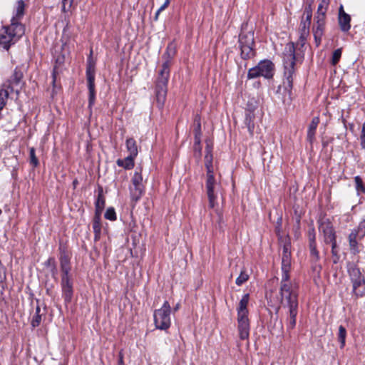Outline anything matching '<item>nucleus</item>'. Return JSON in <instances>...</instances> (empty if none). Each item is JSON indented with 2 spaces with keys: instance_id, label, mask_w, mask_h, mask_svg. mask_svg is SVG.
<instances>
[{
  "instance_id": "6e6d98bb",
  "label": "nucleus",
  "mask_w": 365,
  "mask_h": 365,
  "mask_svg": "<svg viewBox=\"0 0 365 365\" xmlns=\"http://www.w3.org/2000/svg\"><path fill=\"white\" fill-rule=\"evenodd\" d=\"M160 14V13H158V9L155 13V17H154L155 21H157L158 19V16H159Z\"/></svg>"
},
{
  "instance_id": "393cba45",
  "label": "nucleus",
  "mask_w": 365,
  "mask_h": 365,
  "mask_svg": "<svg viewBox=\"0 0 365 365\" xmlns=\"http://www.w3.org/2000/svg\"><path fill=\"white\" fill-rule=\"evenodd\" d=\"M254 118H255V115L252 111H250V110L246 111L245 118V123L246 126L247 127L248 131L250 133V135H252L253 132H254V128H255Z\"/></svg>"
},
{
  "instance_id": "9b49d317",
  "label": "nucleus",
  "mask_w": 365,
  "mask_h": 365,
  "mask_svg": "<svg viewBox=\"0 0 365 365\" xmlns=\"http://www.w3.org/2000/svg\"><path fill=\"white\" fill-rule=\"evenodd\" d=\"M219 185L215 181L214 174L207 175L205 187L209 200V206L211 208H213L216 204V191Z\"/></svg>"
},
{
  "instance_id": "6e6552de",
  "label": "nucleus",
  "mask_w": 365,
  "mask_h": 365,
  "mask_svg": "<svg viewBox=\"0 0 365 365\" xmlns=\"http://www.w3.org/2000/svg\"><path fill=\"white\" fill-rule=\"evenodd\" d=\"M170 312L171 307L168 301L163 303L161 308L155 310L153 318L156 329L167 330L170 327Z\"/></svg>"
},
{
  "instance_id": "bb28decb",
  "label": "nucleus",
  "mask_w": 365,
  "mask_h": 365,
  "mask_svg": "<svg viewBox=\"0 0 365 365\" xmlns=\"http://www.w3.org/2000/svg\"><path fill=\"white\" fill-rule=\"evenodd\" d=\"M352 293L356 298L365 297V279L361 282L359 285L352 288Z\"/></svg>"
},
{
  "instance_id": "3c124183",
  "label": "nucleus",
  "mask_w": 365,
  "mask_h": 365,
  "mask_svg": "<svg viewBox=\"0 0 365 365\" xmlns=\"http://www.w3.org/2000/svg\"><path fill=\"white\" fill-rule=\"evenodd\" d=\"M195 133H198L199 135H201V125H200V122H198L197 124V126L195 129Z\"/></svg>"
},
{
  "instance_id": "052dcab7",
  "label": "nucleus",
  "mask_w": 365,
  "mask_h": 365,
  "mask_svg": "<svg viewBox=\"0 0 365 365\" xmlns=\"http://www.w3.org/2000/svg\"><path fill=\"white\" fill-rule=\"evenodd\" d=\"M178 309V304L176 305V307L174 308V311H177Z\"/></svg>"
},
{
  "instance_id": "5701e85b",
  "label": "nucleus",
  "mask_w": 365,
  "mask_h": 365,
  "mask_svg": "<svg viewBox=\"0 0 365 365\" xmlns=\"http://www.w3.org/2000/svg\"><path fill=\"white\" fill-rule=\"evenodd\" d=\"M136 157L129 155L124 159H118L116 163L118 166L130 170L134 167V160Z\"/></svg>"
},
{
  "instance_id": "aec40b11",
  "label": "nucleus",
  "mask_w": 365,
  "mask_h": 365,
  "mask_svg": "<svg viewBox=\"0 0 365 365\" xmlns=\"http://www.w3.org/2000/svg\"><path fill=\"white\" fill-rule=\"evenodd\" d=\"M340 29L343 32H348L351 29V16L349 14H342L338 17Z\"/></svg>"
},
{
  "instance_id": "0e129e2a",
  "label": "nucleus",
  "mask_w": 365,
  "mask_h": 365,
  "mask_svg": "<svg viewBox=\"0 0 365 365\" xmlns=\"http://www.w3.org/2000/svg\"><path fill=\"white\" fill-rule=\"evenodd\" d=\"M1 214V210L0 209V215Z\"/></svg>"
},
{
  "instance_id": "e433bc0d",
  "label": "nucleus",
  "mask_w": 365,
  "mask_h": 365,
  "mask_svg": "<svg viewBox=\"0 0 365 365\" xmlns=\"http://www.w3.org/2000/svg\"><path fill=\"white\" fill-rule=\"evenodd\" d=\"M29 157H30V163L33 165L34 167H37L39 164L38 160L36 156V151L34 148H31L29 149Z\"/></svg>"
},
{
  "instance_id": "f8f14e48",
  "label": "nucleus",
  "mask_w": 365,
  "mask_h": 365,
  "mask_svg": "<svg viewBox=\"0 0 365 365\" xmlns=\"http://www.w3.org/2000/svg\"><path fill=\"white\" fill-rule=\"evenodd\" d=\"M319 224V230L323 233L324 242L334 241L336 235L331 222L328 219H322Z\"/></svg>"
},
{
  "instance_id": "79ce46f5",
  "label": "nucleus",
  "mask_w": 365,
  "mask_h": 365,
  "mask_svg": "<svg viewBox=\"0 0 365 365\" xmlns=\"http://www.w3.org/2000/svg\"><path fill=\"white\" fill-rule=\"evenodd\" d=\"M200 136L198 133H195V150H198L199 156L201 155V147H200Z\"/></svg>"
},
{
  "instance_id": "4468645a",
  "label": "nucleus",
  "mask_w": 365,
  "mask_h": 365,
  "mask_svg": "<svg viewBox=\"0 0 365 365\" xmlns=\"http://www.w3.org/2000/svg\"><path fill=\"white\" fill-rule=\"evenodd\" d=\"M25 9L26 4L23 0H18L16 2L14 6L11 24H22L21 21L25 14Z\"/></svg>"
},
{
  "instance_id": "f03ea898",
  "label": "nucleus",
  "mask_w": 365,
  "mask_h": 365,
  "mask_svg": "<svg viewBox=\"0 0 365 365\" xmlns=\"http://www.w3.org/2000/svg\"><path fill=\"white\" fill-rule=\"evenodd\" d=\"M296 56L293 43L286 44L283 52L284 77L286 89L291 92L293 87V76L295 73Z\"/></svg>"
},
{
  "instance_id": "c03bdc74",
  "label": "nucleus",
  "mask_w": 365,
  "mask_h": 365,
  "mask_svg": "<svg viewBox=\"0 0 365 365\" xmlns=\"http://www.w3.org/2000/svg\"><path fill=\"white\" fill-rule=\"evenodd\" d=\"M41 321V316L40 314H38V313H35V315L34 316L32 320H31V325L33 327H36L39 326Z\"/></svg>"
},
{
  "instance_id": "09e8293b",
  "label": "nucleus",
  "mask_w": 365,
  "mask_h": 365,
  "mask_svg": "<svg viewBox=\"0 0 365 365\" xmlns=\"http://www.w3.org/2000/svg\"><path fill=\"white\" fill-rule=\"evenodd\" d=\"M170 0H165L164 4L158 9V13H161L170 4Z\"/></svg>"
},
{
  "instance_id": "72a5a7b5",
  "label": "nucleus",
  "mask_w": 365,
  "mask_h": 365,
  "mask_svg": "<svg viewBox=\"0 0 365 365\" xmlns=\"http://www.w3.org/2000/svg\"><path fill=\"white\" fill-rule=\"evenodd\" d=\"M346 336V329L341 325L339 326V333H338V339L341 344V347H344L345 345Z\"/></svg>"
},
{
  "instance_id": "864d4df0",
  "label": "nucleus",
  "mask_w": 365,
  "mask_h": 365,
  "mask_svg": "<svg viewBox=\"0 0 365 365\" xmlns=\"http://www.w3.org/2000/svg\"><path fill=\"white\" fill-rule=\"evenodd\" d=\"M307 36L303 37L302 33H300L299 41H301L302 44H304L305 43V41L307 40Z\"/></svg>"
},
{
  "instance_id": "a211bd4d",
  "label": "nucleus",
  "mask_w": 365,
  "mask_h": 365,
  "mask_svg": "<svg viewBox=\"0 0 365 365\" xmlns=\"http://www.w3.org/2000/svg\"><path fill=\"white\" fill-rule=\"evenodd\" d=\"M319 123V118L318 116H315L312 118L307 130V140L312 144L315 140V133L316 130Z\"/></svg>"
},
{
  "instance_id": "f704fd0d",
  "label": "nucleus",
  "mask_w": 365,
  "mask_h": 365,
  "mask_svg": "<svg viewBox=\"0 0 365 365\" xmlns=\"http://www.w3.org/2000/svg\"><path fill=\"white\" fill-rule=\"evenodd\" d=\"M101 214H96L93 220V232H101Z\"/></svg>"
},
{
  "instance_id": "dca6fc26",
  "label": "nucleus",
  "mask_w": 365,
  "mask_h": 365,
  "mask_svg": "<svg viewBox=\"0 0 365 365\" xmlns=\"http://www.w3.org/2000/svg\"><path fill=\"white\" fill-rule=\"evenodd\" d=\"M348 273L352 283V288L354 287L356 288V285H359L361 282L364 280V277L361 274L359 269L354 264L348 267Z\"/></svg>"
},
{
  "instance_id": "4d7b16f0",
  "label": "nucleus",
  "mask_w": 365,
  "mask_h": 365,
  "mask_svg": "<svg viewBox=\"0 0 365 365\" xmlns=\"http://www.w3.org/2000/svg\"><path fill=\"white\" fill-rule=\"evenodd\" d=\"M56 61L57 63H61L63 61V58H58Z\"/></svg>"
},
{
  "instance_id": "680f3d73",
  "label": "nucleus",
  "mask_w": 365,
  "mask_h": 365,
  "mask_svg": "<svg viewBox=\"0 0 365 365\" xmlns=\"http://www.w3.org/2000/svg\"><path fill=\"white\" fill-rule=\"evenodd\" d=\"M315 269H317V267H315ZM319 270L321 269V267H318Z\"/></svg>"
},
{
  "instance_id": "473e14b6",
  "label": "nucleus",
  "mask_w": 365,
  "mask_h": 365,
  "mask_svg": "<svg viewBox=\"0 0 365 365\" xmlns=\"http://www.w3.org/2000/svg\"><path fill=\"white\" fill-rule=\"evenodd\" d=\"M249 277L250 276L247 272L245 269H242L240 275L237 277L235 283L237 285L241 286L249 279Z\"/></svg>"
},
{
  "instance_id": "6ab92c4d",
  "label": "nucleus",
  "mask_w": 365,
  "mask_h": 365,
  "mask_svg": "<svg viewBox=\"0 0 365 365\" xmlns=\"http://www.w3.org/2000/svg\"><path fill=\"white\" fill-rule=\"evenodd\" d=\"M349 245L350 251L353 255H356L359 252V245L358 243V236L355 233L350 232L348 237Z\"/></svg>"
},
{
  "instance_id": "4c0bfd02",
  "label": "nucleus",
  "mask_w": 365,
  "mask_h": 365,
  "mask_svg": "<svg viewBox=\"0 0 365 365\" xmlns=\"http://www.w3.org/2000/svg\"><path fill=\"white\" fill-rule=\"evenodd\" d=\"M104 217L106 219L109 220H112V221L115 220H116V214H115V211L114 208L108 207L106 211Z\"/></svg>"
},
{
  "instance_id": "20e7f679",
  "label": "nucleus",
  "mask_w": 365,
  "mask_h": 365,
  "mask_svg": "<svg viewBox=\"0 0 365 365\" xmlns=\"http://www.w3.org/2000/svg\"><path fill=\"white\" fill-rule=\"evenodd\" d=\"M329 4V0H322L318 6L317 11L314 19L312 33L317 46L320 45L324 33L326 26V13Z\"/></svg>"
},
{
  "instance_id": "e2e57ef3",
  "label": "nucleus",
  "mask_w": 365,
  "mask_h": 365,
  "mask_svg": "<svg viewBox=\"0 0 365 365\" xmlns=\"http://www.w3.org/2000/svg\"><path fill=\"white\" fill-rule=\"evenodd\" d=\"M120 363H123V359H122V358H121V359H120Z\"/></svg>"
},
{
  "instance_id": "cd10ccee",
  "label": "nucleus",
  "mask_w": 365,
  "mask_h": 365,
  "mask_svg": "<svg viewBox=\"0 0 365 365\" xmlns=\"http://www.w3.org/2000/svg\"><path fill=\"white\" fill-rule=\"evenodd\" d=\"M352 233H355L358 236L359 240H362L365 236V218L363 219L357 227L351 230Z\"/></svg>"
},
{
  "instance_id": "13d9d810",
  "label": "nucleus",
  "mask_w": 365,
  "mask_h": 365,
  "mask_svg": "<svg viewBox=\"0 0 365 365\" xmlns=\"http://www.w3.org/2000/svg\"><path fill=\"white\" fill-rule=\"evenodd\" d=\"M55 82H56V75H55V73L53 72V81H52L53 84H54Z\"/></svg>"
},
{
  "instance_id": "603ef678",
  "label": "nucleus",
  "mask_w": 365,
  "mask_h": 365,
  "mask_svg": "<svg viewBox=\"0 0 365 365\" xmlns=\"http://www.w3.org/2000/svg\"><path fill=\"white\" fill-rule=\"evenodd\" d=\"M342 14H347L344 10V7L342 5L340 6L339 9V16H341Z\"/></svg>"
},
{
  "instance_id": "49530a36",
  "label": "nucleus",
  "mask_w": 365,
  "mask_h": 365,
  "mask_svg": "<svg viewBox=\"0 0 365 365\" xmlns=\"http://www.w3.org/2000/svg\"><path fill=\"white\" fill-rule=\"evenodd\" d=\"M281 227H282V218H279L277 222V226L275 227V232L279 240H282V236L281 235Z\"/></svg>"
},
{
  "instance_id": "423d86ee",
  "label": "nucleus",
  "mask_w": 365,
  "mask_h": 365,
  "mask_svg": "<svg viewBox=\"0 0 365 365\" xmlns=\"http://www.w3.org/2000/svg\"><path fill=\"white\" fill-rule=\"evenodd\" d=\"M170 76L169 61L164 62L162 65V69L159 72L158 78L156 82L155 96L158 106L161 108L165 102L168 83Z\"/></svg>"
},
{
  "instance_id": "7ed1b4c3",
  "label": "nucleus",
  "mask_w": 365,
  "mask_h": 365,
  "mask_svg": "<svg viewBox=\"0 0 365 365\" xmlns=\"http://www.w3.org/2000/svg\"><path fill=\"white\" fill-rule=\"evenodd\" d=\"M250 300L249 294L242 296L237 307V329L240 339H247L250 336V321L248 319L247 305Z\"/></svg>"
},
{
  "instance_id": "412c9836",
  "label": "nucleus",
  "mask_w": 365,
  "mask_h": 365,
  "mask_svg": "<svg viewBox=\"0 0 365 365\" xmlns=\"http://www.w3.org/2000/svg\"><path fill=\"white\" fill-rule=\"evenodd\" d=\"M60 263L62 275H68V273L71 270L70 259L66 252H63L61 255Z\"/></svg>"
},
{
  "instance_id": "c85d7f7f",
  "label": "nucleus",
  "mask_w": 365,
  "mask_h": 365,
  "mask_svg": "<svg viewBox=\"0 0 365 365\" xmlns=\"http://www.w3.org/2000/svg\"><path fill=\"white\" fill-rule=\"evenodd\" d=\"M311 21L310 19H304L302 17V19L301 21L300 24V33H302V36H308L309 34V28L311 25Z\"/></svg>"
},
{
  "instance_id": "2f4dec72",
  "label": "nucleus",
  "mask_w": 365,
  "mask_h": 365,
  "mask_svg": "<svg viewBox=\"0 0 365 365\" xmlns=\"http://www.w3.org/2000/svg\"><path fill=\"white\" fill-rule=\"evenodd\" d=\"M175 50L173 44H169L167 47L166 51L163 54V58L165 59V62L169 61V66H170V59L175 55Z\"/></svg>"
},
{
  "instance_id": "39448f33",
  "label": "nucleus",
  "mask_w": 365,
  "mask_h": 365,
  "mask_svg": "<svg viewBox=\"0 0 365 365\" xmlns=\"http://www.w3.org/2000/svg\"><path fill=\"white\" fill-rule=\"evenodd\" d=\"M25 27L23 24H11L0 30V47L8 50L24 34Z\"/></svg>"
},
{
  "instance_id": "37998d69",
  "label": "nucleus",
  "mask_w": 365,
  "mask_h": 365,
  "mask_svg": "<svg viewBox=\"0 0 365 365\" xmlns=\"http://www.w3.org/2000/svg\"><path fill=\"white\" fill-rule=\"evenodd\" d=\"M309 250L311 255L314 257L316 260H318L319 258V252L317 250V245H309Z\"/></svg>"
},
{
  "instance_id": "4be33fe9",
  "label": "nucleus",
  "mask_w": 365,
  "mask_h": 365,
  "mask_svg": "<svg viewBox=\"0 0 365 365\" xmlns=\"http://www.w3.org/2000/svg\"><path fill=\"white\" fill-rule=\"evenodd\" d=\"M125 146L129 155L137 157L138 154V148L136 140L133 138H128L125 140Z\"/></svg>"
},
{
  "instance_id": "f257e3e1",
  "label": "nucleus",
  "mask_w": 365,
  "mask_h": 365,
  "mask_svg": "<svg viewBox=\"0 0 365 365\" xmlns=\"http://www.w3.org/2000/svg\"><path fill=\"white\" fill-rule=\"evenodd\" d=\"M292 267L291 243L285 239L283 245L281 264V281L279 291L276 293L271 292L267 294V299L271 303H276L278 312L281 307L288 309L287 328L293 329L296 326L298 313V285L290 280L289 272Z\"/></svg>"
},
{
  "instance_id": "c9c22d12",
  "label": "nucleus",
  "mask_w": 365,
  "mask_h": 365,
  "mask_svg": "<svg viewBox=\"0 0 365 365\" xmlns=\"http://www.w3.org/2000/svg\"><path fill=\"white\" fill-rule=\"evenodd\" d=\"M354 182L358 194L361 192L365 193V187L363 184L362 179L359 176H356L354 178Z\"/></svg>"
},
{
  "instance_id": "de8ad7c7",
  "label": "nucleus",
  "mask_w": 365,
  "mask_h": 365,
  "mask_svg": "<svg viewBox=\"0 0 365 365\" xmlns=\"http://www.w3.org/2000/svg\"><path fill=\"white\" fill-rule=\"evenodd\" d=\"M326 243H331V253L334 256L338 255V252L336 250V238H334V241H327L325 242Z\"/></svg>"
},
{
  "instance_id": "5fc2aeb1",
  "label": "nucleus",
  "mask_w": 365,
  "mask_h": 365,
  "mask_svg": "<svg viewBox=\"0 0 365 365\" xmlns=\"http://www.w3.org/2000/svg\"><path fill=\"white\" fill-rule=\"evenodd\" d=\"M94 239L96 241L100 239L101 232H94Z\"/></svg>"
},
{
  "instance_id": "bf43d9fd",
  "label": "nucleus",
  "mask_w": 365,
  "mask_h": 365,
  "mask_svg": "<svg viewBox=\"0 0 365 365\" xmlns=\"http://www.w3.org/2000/svg\"><path fill=\"white\" fill-rule=\"evenodd\" d=\"M39 312H40V307H39V306H37L36 308V313H38V314H39Z\"/></svg>"
},
{
  "instance_id": "ea45409f",
  "label": "nucleus",
  "mask_w": 365,
  "mask_h": 365,
  "mask_svg": "<svg viewBox=\"0 0 365 365\" xmlns=\"http://www.w3.org/2000/svg\"><path fill=\"white\" fill-rule=\"evenodd\" d=\"M303 17H304V19L312 20V9L311 3L306 5L304 10V16Z\"/></svg>"
},
{
  "instance_id": "7c9ffc66",
  "label": "nucleus",
  "mask_w": 365,
  "mask_h": 365,
  "mask_svg": "<svg viewBox=\"0 0 365 365\" xmlns=\"http://www.w3.org/2000/svg\"><path fill=\"white\" fill-rule=\"evenodd\" d=\"M9 94L10 93L8 89L4 88L3 87L0 89V110H1L5 106Z\"/></svg>"
},
{
  "instance_id": "8fccbe9b",
  "label": "nucleus",
  "mask_w": 365,
  "mask_h": 365,
  "mask_svg": "<svg viewBox=\"0 0 365 365\" xmlns=\"http://www.w3.org/2000/svg\"><path fill=\"white\" fill-rule=\"evenodd\" d=\"M170 0H165L164 4L158 9V13H161L170 4Z\"/></svg>"
},
{
  "instance_id": "58836bf2",
  "label": "nucleus",
  "mask_w": 365,
  "mask_h": 365,
  "mask_svg": "<svg viewBox=\"0 0 365 365\" xmlns=\"http://www.w3.org/2000/svg\"><path fill=\"white\" fill-rule=\"evenodd\" d=\"M341 53H342L341 48H337L333 52L332 58H331L332 65H336L339 62V61L341 56Z\"/></svg>"
},
{
  "instance_id": "1a4fd4ad",
  "label": "nucleus",
  "mask_w": 365,
  "mask_h": 365,
  "mask_svg": "<svg viewBox=\"0 0 365 365\" xmlns=\"http://www.w3.org/2000/svg\"><path fill=\"white\" fill-rule=\"evenodd\" d=\"M274 66L269 60L261 61L257 66L250 68L247 73L248 78H255L263 76L266 78H271L274 74Z\"/></svg>"
},
{
  "instance_id": "a18cd8bd",
  "label": "nucleus",
  "mask_w": 365,
  "mask_h": 365,
  "mask_svg": "<svg viewBox=\"0 0 365 365\" xmlns=\"http://www.w3.org/2000/svg\"><path fill=\"white\" fill-rule=\"evenodd\" d=\"M308 237L309 240V245H317L315 231L314 228L309 230Z\"/></svg>"
},
{
  "instance_id": "c756f323",
  "label": "nucleus",
  "mask_w": 365,
  "mask_h": 365,
  "mask_svg": "<svg viewBox=\"0 0 365 365\" xmlns=\"http://www.w3.org/2000/svg\"><path fill=\"white\" fill-rule=\"evenodd\" d=\"M105 207V199L102 194V190L98 193V198L96 202V214H101Z\"/></svg>"
},
{
  "instance_id": "a878e982",
  "label": "nucleus",
  "mask_w": 365,
  "mask_h": 365,
  "mask_svg": "<svg viewBox=\"0 0 365 365\" xmlns=\"http://www.w3.org/2000/svg\"><path fill=\"white\" fill-rule=\"evenodd\" d=\"M86 78L87 81H95V62L93 61L91 57H89L88 59Z\"/></svg>"
},
{
  "instance_id": "9d476101",
  "label": "nucleus",
  "mask_w": 365,
  "mask_h": 365,
  "mask_svg": "<svg viewBox=\"0 0 365 365\" xmlns=\"http://www.w3.org/2000/svg\"><path fill=\"white\" fill-rule=\"evenodd\" d=\"M133 187H130V196L133 201L137 202L144 193V185L143 183V177L141 169L140 171L135 170L132 178Z\"/></svg>"
},
{
  "instance_id": "ddd939ff",
  "label": "nucleus",
  "mask_w": 365,
  "mask_h": 365,
  "mask_svg": "<svg viewBox=\"0 0 365 365\" xmlns=\"http://www.w3.org/2000/svg\"><path fill=\"white\" fill-rule=\"evenodd\" d=\"M22 78V72L16 68L11 78L3 83L2 87L4 88L8 89L10 93L14 91H16V94L19 95V90H15L14 87L19 86Z\"/></svg>"
},
{
  "instance_id": "f3484780",
  "label": "nucleus",
  "mask_w": 365,
  "mask_h": 365,
  "mask_svg": "<svg viewBox=\"0 0 365 365\" xmlns=\"http://www.w3.org/2000/svg\"><path fill=\"white\" fill-rule=\"evenodd\" d=\"M212 147L207 145L205 148V165L207 170V175L214 174L212 166Z\"/></svg>"
},
{
  "instance_id": "2eb2a0df",
  "label": "nucleus",
  "mask_w": 365,
  "mask_h": 365,
  "mask_svg": "<svg viewBox=\"0 0 365 365\" xmlns=\"http://www.w3.org/2000/svg\"><path fill=\"white\" fill-rule=\"evenodd\" d=\"M61 287L65 301L71 302L73 296V286L68 275H62Z\"/></svg>"
},
{
  "instance_id": "0eeeda50",
  "label": "nucleus",
  "mask_w": 365,
  "mask_h": 365,
  "mask_svg": "<svg viewBox=\"0 0 365 365\" xmlns=\"http://www.w3.org/2000/svg\"><path fill=\"white\" fill-rule=\"evenodd\" d=\"M239 43L240 55L243 59H250L255 56L254 32L252 31L247 32L242 31L239 36Z\"/></svg>"
},
{
  "instance_id": "b1692460",
  "label": "nucleus",
  "mask_w": 365,
  "mask_h": 365,
  "mask_svg": "<svg viewBox=\"0 0 365 365\" xmlns=\"http://www.w3.org/2000/svg\"><path fill=\"white\" fill-rule=\"evenodd\" d=\"M88 89V108H91L96 100L95 81H87Z\"/></svg>"
},
{
  "instance_id": "a19ab883",
  "label": "nucleus",
  "mask_w": 365,
  "mask_h": 365,
  "mask_svg": "<svg viewBox=\"0 0 365 365\" xmlns=\"http://www.w3.org/2000/svg\"><path fill=\"white\" fill-rule=\"evenodd\" d=\"M73 0H62V8L61 10L63 12H67L71 8Z\"/></svg>"
}]
</instances>
